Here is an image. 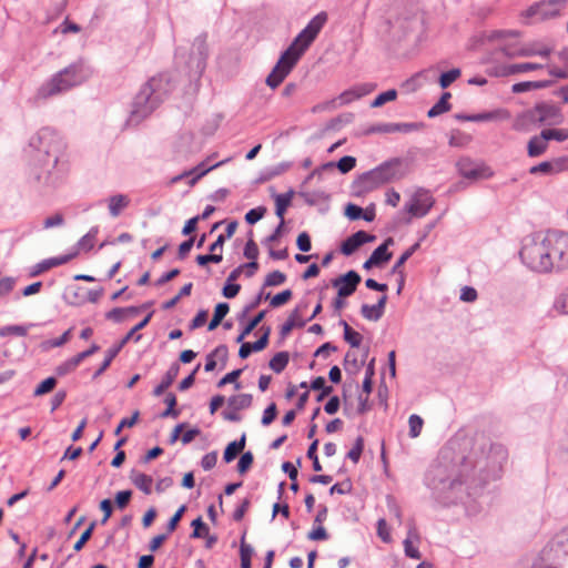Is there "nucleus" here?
Here are the masks:
<instances>
[{
  "mask_svg": "<svg viewBox=\"0 0 568 568\" xmlns=\"http://www.w3.org/2000/svg\"><path fill=\"white\" fill-rule=\"evenodd\" d=\"M288 359H290V357H271V361H270V363H268V367H270L273 372H275V373L280 374V373H282V372L285 369V367L287 366V364H288Z\"/></svg>",
  "mask_w": 568,
  "mask_h": 568,
  "instance_id": "58",
  "label": "nucleus"
},
{
  "mask_svg": "<svg viewBox=\"0 0 568 568\" xmlns=\"http://www.w3.org/2000/svg\"><path fill=\"white\" fill-rule=\"evenodd\" d=\"M131 497H132L131 490H121V491L116 493V495H115L116 507L119 509H124L129 505Z\"/></svg>",
  "mask_w": 568,
  "mask_h": 568,
  "instance_id": "61",
  "label": "nucleus"
},
{
  "mask_svg": "<svg viewBox=\"0 0 568 568\" xmlns=\"http://www.w3.org/2000/svg\"><path fill=\"white\" fill-rule=\"evenodd\" d=\"M83 358L84 357H74V358L65 362L64 364L58 366L55 368L57 374L62 376V375L68 374L71 371L75 369Z\"/></svg>",
  "mask_w": 568,
  "mask_h": 568,
  "instance_id": "50",
  "label": "nucleus"
},
{
  "mask_svg": "<svg viewBox=\"0 0 568 568\" xmlns=\"http://www.w3.org/2000/svg\"><path fill=\"white\" fill-rule=\"evenodd\" d=\"M412 538H416L418 540V535L415 528H410L408 530V536L403 542L405 555L413 559H420L422 555L419 550L416 547H414Z\"/></svg>",
  "mask_w": 568,
  "mask_h": 568,
  "instance_id": "33",
  "label": "nucleus"
},
{
  "mask_svg": "<svg viewBox=\"0 0 568 568\" xmlns=\"http://www.w3.org/2000/svg\"><path fill=\"white\" fill-rule=\"evenodd\" d=\"M245 444H246V434L245 433H243L239 439L233 440L230 444H227V446L225 447L224 453H223L224 462L225 463L233 462L237 457V455H240L243 452V449L245 448Z\"/></svg>",
  "mask_w": 568,
  "mask_h": 568,
  "instance_id": "23",
  "label": "nucleus"
},
{
  "mask_svg": "<svg viewBox=\"0 0 568 568\" xmlns=\"http://www.w3.org/2000/svg\"><path fill=\"white\" fill-rule=\"evenodd\" d=\"M416 129L414 123H392L384 125L383 132H409Z\"/></svg>",
  "mask_w": 568,
  "mask_h": 568,
  "instance_id": "51",
  "label": "nucleus"
},
{
  "mask_svg": "<svg viewBox=\"0 0 568 568\" xmlns=\"http://www.w3.org/2000/svg\"><path fill=\"white\" fill-rule=\"evenodd\" d=\"M254 462V456L252 452H244L242 453L240 460L237 463V471L243 475L245 474L251 467Z\"/></svg>",
  "mask_w": 568,
  "mask_h": 568,
  "instance_id": "43",
  "label": "nucleus"
},
{
  "mask_svg": "<svg viewBox=\"0 0 568 568\" xmlns=\"http://www.w3.org/2000/svg\"><path fill=\"white\" fill-rule=\"evenodd\" d=\"M298 312L294 311L286 322L281 327V334L283 336L287 335L296 325H298Z\"/></svg>",
  "mask_w": 568,
  "mask_h": 568,
  "instance_id": "56",
  "label": "nucleus"
},
{
  "mask_svg": "<svg viewBox=\"0 0 568 568\" xmlns=\"http://www.w3.org/2000/svg\"><path fill=\"white\" fill-rule=\"evenodd\" d=\"M450 97H452V94L449 92H444L443 95L440 97L439 101L429 109L427 115L429 118H435L439 114H443V113L449 111L450 104H449L448 100L450 99Z\"/></svg>",
  "mask_w": 568,
  "mask_h": 568,
  "instance_id": "32",
  "label": "nucleus"
},
{
  "mask_svg": "<svg viewBox=\"0 0 568 568\" xmlns=\"http://www.w3.org/2000/svg\"><path fill=\"white\" fill-rule=\"evenodd\" d=\"M375 240L374 235H369L365 231H358L353 235L348 236L341 246V252L344 255L353 254L357 248H359L363 244L373 242Z\"/></svg>",
  "mask_w": 568,
  "mask_h": 568,
  "instance_id": "18",
  "label": "nucleus"
},
{
  "mask_svg": "<svg viewBox=\"0 0 568 568\" xmlns=\"http://www.w3.org/2000/svg\"><path fill=\"white\" fill-rule=\"evenodd\" d=\"M393 239L388 237L382 245L373 251L371 256L378 265L386 263L392 258V253H389L387 248L388 245L393 244Z\"/></svg>",
  "mask_w": 568,
  "mask_h": 568,
  "instance_id": "28",
  "label": "nucleus"
},
{
  "mask_svg": "<svg viewBox=\"0 0 568 568\" xmlns=\"http://www.w3.org/2000/svg\"><path fill=\"white\" fill-rule=\"evenodd\" d=\"M568 0H544L530 6L521 16L527 22H539L560 16Z\"/></svg>",
  "mask_w": 568,
  "mask_h": 568,
  "instance_id": "8",
  "label": "nucleus"
},
{
  "mask_svg": "<svg viewBox=\"0 0 568 568\" xmlns=\"http://www.w3.org/2000/svg\"><path fill=\"white\" fill-rule=\"evenodd\" d=\"M253 402V397L251 394H239L229 397L227 404L231 408H235L239 410L246 409L251 407Z\"/></svg>",
  "mask_w": 568,
  "mask_h": 568,
  "instance_id": "29",
  "label": "nucleus"
},
{
  "mask_svg": "<svg viewBox=\"0 0 568 568\" xmlns=\"http://www.w3.org/2000/svg\"><path fill=\"white\" fill-rule=\"evenodd\" d=\"M559 63L549 60L546 63L547 72L555 79H568V47L557 53Z\"/></svg>",
  "mask_w": 568,
  "mask_h": 568,
  "instance_id": "16",
  "label": "nucleus"
},
{
  "mask_svg": "<svg viewBox=\"0 0 568 568\" xmlns=\"http://www.w3.org/2000/svg\"><path fill=\"white\" fill-rule=\"evenodd\" d=\"M95 525V521H92L89 525V527L82 532L79 540L73 546V549L75 551H80L84 547V545L91 539Z\"/></svg>",
  "mask_w": 568,
  "mask_h": 568,
  "instance_id": "46",
  "label": "nucleus"
},
{
  "mask_svg": "<svg viewBox=\"0 0 568 568\" xmlns=\"http://www.w3.org/2000/svg\"><path fill=\"white\" fill-rule=\"evenodd\" d=\"M132 484L145 495L152 493L153 478L150 475L132 469L130 473Z\"/></svg>",
  "mask_w": 568,
  "mask_h": 568,
  "instance_id": "22",
  "label": "nucleus"
},
{
  "mask_svg": "<svg viewBox=\"0 0 568 568\" xmlns=\"http://www.w3.org/2000/svg\"><path fill=\"white\" fill-rule=\"evenodd\" d=\"M270 331L267 329L258 337L254 343L245 342L242 343L239 355H250L253 352H261L267 344Z\"/></svg>",
  "mask_w": 568,
  "mask_h": 568,
  "instance_id": "25",
  "label": "nucleus"
},
{
  "mask_svg": "<svg viewBox=\"0 0 568 568\" xmlns=\"http://www.w3.org/2000/svg\"><path fill=\"white\" fill-rule=\"evenodd\" d=\"M352 489H353L352 481L349 479H346L343 483L334 484L329 488V494L331 495H333V494L345 495V494H349L352 491Z\"/></svg>",
  "mask_w": 568,
  "mask_h": 568,
  "instance_id": "57",
  "label": "nucleus"
},
{
  "mask_svg": "<svg viewBox=\"0 0 568 568\" xmlns=\"http://www.w3.org/2000/svg\"><path fill=\"white\" fill-rule=\"evenodd\" d=\"M57 384L58 379L55 377L50 376L45 378L36 387L33 396L39 397L52 392L55 388Z\"/></svg>",
  "mask_w": 568,
  "mask_h": 568,
  "instance_id": "35",
  "label": "nucleus"
},
{
  "mask_svg": "<svg viewBox=\"0 0 568 568\" xmlns=\"http://www.w3.org/2000/svg\"><path fill=\"white\" fill-rule=\"evenodd\" d=\"M546 247L552 270H561L568 266V234L549 231L544 234Z\"/></svg>",
  "mask_w": 568,
  "mask_h": 568,
  "instance_id": "7",
  "label": "nucleus"
},
{
  "mask_svg": "<svg viewBox=\"0 0 568 568\" xmlns=\"http://www.w3.org/2000/svg\"><path fill=\"white\" fill-rule=\"evenodd\" d=\"M375 89L376 84L374 83H362L344 91L338 99L342 104H348L355 100L361 99L362 97L372 93Z\"/></svg>",
  "mask_w": 568,
  "mask_h": 568,
  "instance_id": "19",
  "label": "nucleus"
},
{
  "mask_svg": "<svg viewBox=\"0 0 568 568\" xmlns=\"http://www.w3.org/2000/svg\"><path fill=\"white\" fill-rule=\"evenodd\" d=\"M230 311V306L227 303H219L215 306L214 314L212 320L210 321L207 325L209 331H214L223 321V318L226 316V314Z\"/></svg>",
  "mask_w": 568,
  "mask_h": 568,
  "instance_id": "31",
  "label": "nucleus"
},
{
  "mask_svg": "<svg viewBox=\"0 0 568 568\" xmlns=\"http://www.w3.org/2000/svg\"><path fill=\"white\" fill-rule=\"evenodd\" d=\"M344 327V338L352 346H358L363 339L362 335L354 331L345 321L342 322Z\"/></svg>",
  "mask_w": 568,
  "mask_h": 568,
  "instance_id": "37",
  "label": "nucleus"
},
{
  "mask_svg": "<svg viewBox=\"0 0 568 568\" xmlns=\"http://www.w3.org/2000/svg\"><path fill=\"white\" fill-rule=\"evenodd\" d=\"M277 415V407L275 403H271L263 412L261 423L263 426H268L273 423Z\"/></svg>",
  "mask_w": 568,
  "mask_h": 568,
  "instance_id": "52",
  "label": "nucleus"
},
{
  "mask_svg": "<svg viewBox=\"0 0 568 568\" xmlns=\"http://www.w3.org/2000/svg\"><path fill=\"white\" fill-rule=\"evenodd\" d=\"M547 141L556 140L559 142L568 140V129H547L542 131Z\"/></svg>",
  "mask_w": 568,
  "mask_h": 568,
  "instance_id": "45",
  "label": "nucleus"
},
{
  "mask_svg": "<svg viewBox=\"0 0 568 568\" xmlns=\"http://www.w3.org/2000/svg\"><path fill=\"white\" fill-rule=\"evenodd\" d=\"M387 296L382 295L375 305L363 304L361 307L362 316L367 321H378L385 311Z\"/></svg>",
  "mask_w": 568,
  "mask_h": 568,
  "instance_id": "20",
  "label": "nucleus"
},
{
  "mask_svg": "<svg viewBox=\"0 0 568 568\" xmlns=\"http://www.w3.org/2000/svg\"><path fill=\"white\" fill-rule=\"evenodd\" d=\"M130 204V199L125 194L112 195L108 200L109 212L113 217H116Z\"/></svg>",
  "mask_w": 568,
  "mask_h": 568,
  "instance_id": "24",
  "label": "nucleus"
},
{
  "mask_svg": "<svg viewBox=\"0 0 568 568\" xmlns=\"http://www.w3.org/2000/svg\"><path fill=\"white\" fill-rule=\"evenodd\" d=\"M433 204L434 199L432 194L428 191L419 190L413 195L410 203L407 205V212L412 216L423 217L428 213Z\"/></svg>",
  "mask_w": 568,
  "mask_h": 568,
  "instance_id": "13",
  "label": "nucleus"
},
{
  "mask_svg": "<svg viewBox=\"0 0 568 568\" xmlns=\"http://www.w3.org/2000/svg\"><path fill=\"white\" fill-rule=\"evenodd\" d=\"M265 212V207L252 209L245 214V221L248 224H254L264 216Z\"/></svg>",
  "mask_w": 568,
  "mask_h": 568,
  "instance_id": "63",
  "label": "nucleus"
},
{
  "mask_svg": "<svg viewBox=\"0 0 568 568\" xmlns=\"http://www.w3.org/2000/svg\"><path fill=\"white\" fill-rule=\"evenodd\" d=\"M363 449H364V438L362 436H358L355 439L353 447L347 453L346 457L349 458L354 464H357L359 462Z\"/></svg>",
  "mask_w": 568,
  "mask_h": 568,
  "instance_id": "41",
  "label": "nucleus"
},
{
  "mask_svg": "<svg viewBox=\"0 0 568 568\" xmlns=\"http://www.w3.org/2000/svg\"><path fill=\"white\" fill-rule=\"evenodd\" d=\"M510 118V113L506 109H498L490 112H483L474 115L466 116V121L470 122H485V121H497V120H508Z\"/></svg>",
  "mask_w": 568,
  "mask_h": 568,
  "instance_id": "21",
  "label": "nucleus"
},
{
  "mask_svg": "<svg viewBox=\"0 0 568 568\" xmlns=\"http://www.w3.org/2000/svg\"><path fill=\"white\" fill-rule=\"evenodd\" d=\"M89 77L88 70L81 62L70 64L52 75L37 92L38 99H48L81 84Z\"/></svg>",
  "mask_w": 568,
  "mask_h": 568,
  "instance_id": "4",
  "label": "nucleus"
},
{
  "mask_svg": "<svg viewBox=\"0 0 568 568\" xmlns=\"http://www.w3.org/2000/svg\"><path fill=\"white\" fill-rule=\"evenodd\" d=\"M292 297V291L291 290H285L278 294H276L275 296H273V298L271 300V306L273 307H278V306H282L284 304H286Z\"/></svg>",
  "mask_w": 568,
  "mask_h": 568,
  "instance_id": "60",
  "label": "nucleus"
},
{
  "mask_svg": "<svg viewBox=\"0 0 568 568\" xmlns=\"http://www.w3.org/2000/svg\"><path fill=\"white\" fill-rule=\"evenodd\" d=\"M161 79L152 78L148 83H145L139 94L135 97L134 113L139 114H148L153 111L158 103V99L153 98L155 90L160 87Z\"/></svg>",
  "mask_w": 568,
  "mask_h": 568,
  "instance_id": "10",
  "label": "nucleus"
},
{
  "mask_svg": "<svg viewBox=\"0 0 568 568\" xmlns=\"http://www.w3.org/2000/svg\"><path fill=\"white\" fill-rule=\"evenodd\" d=\"M552 48L542 43L541 41H530L523 43L518 47L505 45L503 52L507 58H530L540 57L550 60Z\"/></svg>",
  "mask_w": 568,
  "mask_h": 568,
  "instance_id": "9",
  "label": "nucleus"
},
{
  "mask_svg": "<svg viewBox=\"0 0 568 568\" xmlns=\"http://www.w3.org/2000/svg\"><path fill=\"white\" fill-rule=\"evenodd\" d=\"M67 261H68L67 257H63V258H52V260L43 261V262L39 263L38 265H36L34 270L31 272V276H37L40 273L45 272V271L50 270L53 266L60 265L62 263H65Z\"/></svg>",
  "mask_w": 568,
  "mask_h": 568,
  "instance_id": "38",
  "label": "nucleus"
},
{
  "mask_svg": "<svg viewBox=\"0 0 568 568\" xmlns=\"http://www.w3.org/2000/svg\"><path fill=\"white\" fill-rule=\"evenodd\" d=\"M185 509H186V506H185V505H182V506H181V507L175 511V514L171 517V519L169 520L168 526H166V529H168V532H169V534H170V532H173V531L176 529V527H178V525H179L180 520L182 519V516H183V514H184Z\"/></svg>",
  "mask_w": 568,
  "mask_h": 568,
  "instance_id": "59",
  "label": "nucleus"
},
{
  "mask_svg": "<svg viewBox=\"0 0 568 568\" xmlns=\"http://www.w3.org/2000/svg\"><path fill=\"white\" fill-rule=\"evenodd\" d=\"M390 179V169L381 166L364 174L361 179V183L366 190H372L387 183Z\"/></svg>",
  "mask_w": 568,
  "mask_h": 568,
  "instance_id": "15",
  "label": "nucleus"
},
{
  "mask_svg": "<svg viewBox=\"0 0 568 568\" xmlns=\"http://www.w3.org/2000/svg\"><path fill=\"white\" fill-rule=\"evenodd\" d=\"M562 122V114L554 104L539 103L521 113L514 122V129L525 131L529 124L556 125Z\"/></svg>",
  "mask_w": 568,
  "mask_h": 568,
  "instance_id": "6",
  "label": "nucleus"
},
{
  "mask_svg": "<svg viewBox=\"0 0 568 568\" xmlns=\"http://www.w3.org/2000/svg\"><path fill=\"white\" fill-rule=\"evenodd\" d=\"M217 462V452H210L205 454L201 459V466L204 470L212 469Z\"/></svg>",
  "mask_w": 568,
  "mask_h": 568,
  "instance_id": "62",
  "label": "nucleus"
},
{
  "mask_svg": "<svg viewBox=\"0 0 568 568\" xmlns=\"http://www.w3.org/2000/svg\"><path fill=\"white\" fill-rule=\"evenodd\" d=\"M568 171V156H562L554 161L541 162L529 169L530 174H558Z\"/></svg>",
  "mask_w": 568,
  "mask_h": 568,
  "instance_id": "17",
  "label": "nucleus"
},
{
  "mask_svg": "<svg viewBox=\"0 0 568 568\" xmlns=\"http://www.w3.org/2000/svg\"><path fill=\"white\" fill-rule=\"evenodd\" d=\"M418 248V243L414 244L409 248H407L397 260L395 265L393 266L392 272L396 273L399 271H403V266L406 263V261L414 254V252Z\"/></svg>",
  "mask_w": 568,
  "mask_h": 568,
  "instance_id": "49",
  "label": "nucleus"
},
{
  "mask_svg": "<svg viewBox=\"0 0 568 568\" xmlns=\"http://www.w3.org/2000/svg\"><path fill=\"white\" fill-rule=\"evenodd\" d=\"M139 417L140 412L135 410L131 417L122 418L116 428L114 429V435H120L123 428L133 427L138 423Z\"/></svg>",
  "mask_w": 568,
  "mask_h": 568,
  "instance_id": "47",
  "label": "nucleus"
},
{
  "mask_svg": "<svg viewBox=\"0 0 568 568\" xmlns=\"http://www.w3.org/2000/svg\"><path fill=\"white\" fill-rule=\"evenodd\" d=\"M244 256L248 260H257L258 247L252 237L245 244Z\"/></svg>",
  "mask_w": 568,
  "mask_h": 568,
  "instance_id": "64",
  "label": "nucleus"
},
{
  "mask_svg": "<svg viewBox=\"0 0 568 568\" xmlns=\"http://www.w3.org/2000/svg\"><path fill=\"white\" fill-rule=\"evenodd\" d=\"M63 149L62 139L53 130L43 128L31 136L26 152L30 160L40 165L55 166Z\"/></svg>",
  "mask_w": 568,
  "mask_h": 568,
  "instance_id": "3",
  "label": "nucleus"
},
{
  "mask_svg": "<svg viewBox=\"0 0 568 568\" xmlns=\"http://www.w3.org/2000/svg\"><path fill=\"white\" fill-rule=\"evenodd\" d=\"M362 277L355 271H348L346 274L337 276L332 281V286L337 290L339 297L351 296L361 283Z\"/></svg>",
  "mask_w": 568,
  "mask_h": 568,
  "instance_id": "14",
  "label": "nucleus"
},
{
  "mask_svg": "<svg viewBox=\"0 0 568 568\" xmlns=\"http://www.w3.org/2000/svg\"><path fill=\"white\" fill-rule=\"evenodd\" d=\"M179 372H180V363L174 362L170 366V368L166 371V373L162 377L161 382H163L165 385H168L170 387L172 385V383L175 381V378L178 377Z\"/></svg>",
  "mask_w": 568,
  "mask_h": 568,
  "instance_id": "53",
  "label": "nucleus"
},
{
  "mask_svg": "<svg viewBox=\"0 0 568 568\" xmlns=\"http://www.w3.org/2000/svg\"><path fill=\"white\" fill-rule=\"evenodd\" d=\"M356 165V159L354 156H343L338 160L336 166L342 173H348Z\"/></svg>",
  "mask_w": 568,
  "mask_h": 568,
  "instance_id": "55",
  "label": "nucleus"
},
{
  "mask_svg": "<svg viewBox=\"0 0 568 568\" xmlns=\"http://www.w3.org/2000/svg\"><path fill=\"white\" fill-rule=\"evenodd\" d=\"M460 74L462 72L457 68L444 72L439 78V85L443 89L448 88L453 82H455L460 77Z\"/></svg>",
  "mask_w": 568,
  "mask_h": 568,
  "instance_id": "42",
  "label": "nucleus"
},
{
  "mask_svg": "<svg viewBox=\"0 0 568 568\" xmlns=\"http://www.w3.org/2000/svg\"><path fill=\"white\" fill-rule=\"evenodd\" d=\"M286 281V275L281 271H273L265 277V286H278Z\"/></svg>",
  "mask_w": 568,
  "mask_h": 568,
  "instance_id": "48",
  "label": "nucleus"
},
{
  "mask_svg": "<svg viewBox=\"0 0 568 568\" xmlns=\"http://www.w3.org/2000/svg\"><path fill=\"white\" fill-rule=\"evenodd\" d=\"M139 313L135 307H116L106 313V318L114 322H122L128 317L135 316Z\"/></svg>",
  "mask_w": 568,
  "mask_h": 568,
  "instance_id": "30",
  "label": "nucleus"
},
{
  "mask_svg": "<svg viewBox=\"0 0 568 568\" xmlns=\"http://www.w3.org/2000/svg\"><path fill=\"white\" fill-rule=\"evenodd\" d=\"M193 527V531L191 534V538H202L209 534V527L203 523L201 517H197L191 523Z\"/></svg>",
  "mask_w": 568,
  "mask_h": 568,
  "instance_id": "44",
  "label": "nucleus"
},
{
  "mask_svg": "<svg viewBox=\"0 0 568 568\" xmlns=\"http://www.w3.org/2000/svg\"><path fill=\"white\" fill-rule=\"evenodd\" d=\"M408 425H409V437L416 438L422 433L424 420L420 416L413 414L408 418Z\"/></svg>",
  "mask_w": 568,
  "mask_h": 568,
  "instance_id": "39",
  "label": "nucleus"
},
{
  "mask_svg": "<svg viewBox=\"0 0 568 568\" xmlns=\"http://www.w3.org/2000/svg\"><path fill=\"white\" fill-rule=\"evenodd\" d=\"M396 98H397V91L395 89L387 90V91L378 94L371 103V106L372 108H381L386 102L396 100Z\"/></svg>",
  "mask_w": 568,
  "mask_h": 568,
  "instance_id": "40",
  "label": "nucleus"
},
{
  "mask_svg": "<svg viewBox=\"0 0 568 568\" xmlns=\"http://www.w3.org/2000/svg\"><path fill=\"white\" fill-rule=\"evenodd\" d=\"M293 197V192L284 193V194H277L275 196V213L280 221H282V224H284V214L287 210V207L291 205Z\"/></svg>",
  "mask_w": 568,
  "mask_h": 568,
  "instance_id": "27",
  "label": "nucleus"
},
{
  "mask_svg": "<svg viewBox=\"0 0 568 568\" xmlns=\"http://www.w3.org/2000/svg\"><path fill=\"white\" fill-rule=\"evenodd\" d=\"M463 446L458 442H449L426 471L425 484L443 505L457 501L464 484L476 468L499 470L508 457L504 445L488 443L485 438L479 445L480 456L476 453L465 455Z\"/></svg>",
  "mask_w": 568,
  "mask_h": 568,
  "instance_id": "1",
  "label": "nucleus"
},
{
  "mask_svg": "<svg viewBox=\"0 0 568 568\" xmlns=\"http://www.w3.org/2000/svg\"><path fill=\"white\" fill-rule=\"evenodd\" d=\"M546 68V63L521 62L494 67L489 73L495 77H508L519 73H528Z\"/></svg>",
  "mask_w": 568,
  "mask_h": 568,
  "instance_id": "12",
  "label": "nucleus"
},
{
  "mask_svg": "<svg viewBox=\"0 0 568 568\" xmlns=\"http://www.w3.org/2000/svg\"><path fill=\"white\" fill-rule=\"evenodd\" d=\"M457 168H458L459 173L464 178L471 179V180L489 179L494 174L493 171L490 170V168H488L484 164H476L469 158H462L457 162Z\"/></svg>",
  "mask_w": 568,
  "mask_h": 568,
  "instance_id": "11",
  "label": "nucleus"
},
{
  "mask_svg": "<svg viewBox=\"0 0 568 568\" xmlns=\"http://www.w3.org/2000/svg\"><path fill=\"white\" fill-rule=\"evenodd\" d=\"M471 141V136L467 133H464L462 131H452L449 135V145L457 146V148H464L468 145Z\"/></svg>",
  "mask_w": 568,
  "mask_h": 568,
  "instance_id": "36",
  "label": "nucleus"
},
{
  "mask_svg": "<svg viewBox=\"0 0 568 568\" xmlns=\"http://www.w3.org/2000/svg\"><path fill=\"white\" fill-rule=\"evenodd\" d=\"M243 369L242 368H237V369H234L230 373H227L217 384L219 387H222L229 383H234L235 384V388L236 389H240L241 388V385L239 383H236L237 378L240 377V375L242 374Z\"/></svg>",
  "mask_w": 568,
  "mask_h": 568,
  "instance_id": "54",
  "label": "nucleus"
},
{
  "mask_svg": "<svg viewBox=\"0 0 568 568\" xmlns=\"http://www.w3.org/2000/svg\"><path fill=\"white\" fill-rule=\"evenodd\" d=\"M550 84L548 81H526L513 85V92L520 93L529 90L542 89Z\"/></svg>",
  "mask_w": 568,
  "mask_h": 568,
  "instance_id": "34",
  "label": "nucleus"
},
{
  "mask_svg": "<svg viewBox=\"0 0 568 568\" xmlns=\"http://www.w3.org/2000/svg\"><path fill=\"white\" fill-rule=\"evenodd\" d=\"M326 21V12H320L316 14L297 34L291 45L282 53L277 63L265 80L266 84L271 89H276L291 73L304 52L316 39Z\"/></svg>",
  "mask_w": 568,
  "mask_h": 568,
  "instance_id": "2",
  "label": "nucleus"
},
{
  "mask_svg": "<svg viewBox=\"0 0 568 568\" xmlns=\"http://www.w3.org/2000/svg\"><path fill=\"white\" fill-rule=\"evenodd\" d=\"M521 261L535 272H550L551 263L546 247L544 234H535L524 240L520 250Z\"/></svg>",
  "mask_w": 568,
  "mask_h": 568,
  "instance_id": "5",
  "label": "nucleus"
},
{
  "mask_svg": "<svg viewBox=\"0 0 568 568\" xmlns=\"http://www.w3.org/2000/svg\"><path fill=\"white\" fill-rule=\"evenodd\" d=\"M547 142L542 131L540 135L532 136L528 142V155L531 158L541 155L547 150Z\"/></svg>",
  "mask_w": 568,
  "mask_h": 568,
  "instance_id": "26",
  "label": "nucleus"
}]
</instances>
